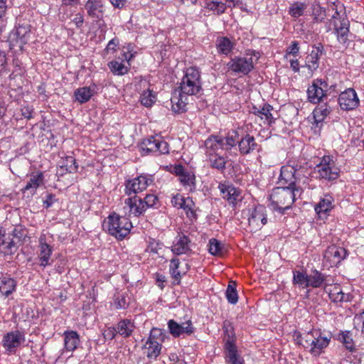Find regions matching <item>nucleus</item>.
Segmentation results:
<instances>
[{
    "label": "nucleus",
    "instance_id": "nucleus-64",
    "mask_svg": "<svg viewBox=\"0 0 364 364\" xmlns=\"http://www.w3.org/2000/svg\"><path fill=\"white\" fill-rule=\"evenodd\" d=\"M354 323L355 325L362 324V327L364 328V311L359 314H356L354 318Z\"/></svg>",
    "mask_w": 364,
    "mask_h": 364
},
{
    "label": "nucleus",
    "instance_id": "nucleus-21",
    "mask_svg": "<svg viewBox=\"0 0 364 364\" xmlns=\"http://www.w3.org/2000/svg\"><path fill=\"white\" fill-rule=\"evenodd\" d=\"M52 254L53 247L46 242V235L41 234L38 240V252L40 266L46 267V266L50 265L52 264V261H50Z\"/></svg>",
    "mask_w": 364,
    "mask_h": 364
},
{
    "label": "nucleus",
    "instance_id": "nucleus-46",
    "mask_svg": "<svg viewBox=\"0 0 364 364\" xmlns=\"http://www.w3.org/2000/svg\"><path fill=\"white\" fill-rule=\"evenodd\" d=\"M156 101V95L153 90L148 88L144 90L140 96V102L142 105L146 107H151Z\"/></svg>",
    "mask_w": 364,
    "mask_h": 364
},
{
    "label": "nucleus",
    "instance_id": "nucleus-53",
    "mask_svg": "<svg viewBox=\"0 0 364 364\" xmlns=\"http://www.w3.org/2000/svg\"><path fill=\"white\" fill-rule=\"evenodd\" d=\"M306 9V5L302 3H294L289 8V13L294 18H299L302 16L304 10Z\"/></svg>",
    "mask_w": 364,
    "mask_h": 364
},
{
    "label": "nucleus",
    "instance_id": "nucleus-6",
    "mask_svg": "<svg viewBox=\"0 0 364 364\" xmlns=\"http://www.w3.org/2000/svg\"><path fill=\"white\" fill-rule=\"evenodd\" d=\"M314 171L320 180L331 181L337 179L340 174V168L336 166L333 156L325 155L315 166Z\"/></svg>",
    "mask_w": 364,
    "mask_h": 364
},
{
    "label": "nucleus",
    "instance_id": "nucleus-30",
    "mask_svg": "<svg viewBox=\"0 0 364 364\" xmlns=\"http://www.w3.org/2000/svg\"><path fill=\"white\" fill-rule=\"evenodd\" d=\"M333 18L334 19L335 32L337 36V39L339 43L345 44L348 38L349 33V21L346 19L339 21L340 25L338 26L336 22V17L333 15Z\"/></svg>",
    "mask_w": 364,
    "mask_h": 364
},
{
    "label": "nucleus",
    "instance_id": "nucleus-37",
    "mask_svg": "<svg viewBox=\"0 0 364 364\" xmlns=\"http://www.w3.org/2000/svg\"><path fill=\"white\" fill-rule=\"evenodd\" d=\"M16 282L11 277L1 275L0 277V292L1 294L8 296L16 289Z\"/></svg>",
    "mask_w": 364,
    "mask_h": 364
},
{
    "label": "nucleus",
    "instance_id": "nucleus-31",
    "mask_svg": "<svg viewBox=\"0 0 364 364\" xmlns=\"http://www.w3.org/2000/svg\"><path fill=\"white\" fill-rule=\"evenodd\" d=\"M188 97L190 96L180 91L178 95L175 93L171 99L173 111L178 113L186 112L188 104Z\"/></svg>",
    "mask_w": 364,
    "mask_h": 364
},
{
    "label": "nucleus",
    "instance_id": "nucleus-12",
    "mask_svg": "<svg viewBox=\"0 0 364 364\" xmlns=\"http://www.w3.org/2000/svg\"><path fill=\"white\" fill-rule=\"evenodd\" d=\"M267 223L266 208L259 205L255 206L250 213L248 226L250 232L259 230Z\"/></svg>",
    "mask_w": 364,
    "mask_h": 364
},
{
    "label": "nucleus",
    "instance_id": "nucleus-33",
    "mask_svg": "<svg viewBox=\"0 0 364 364\" xmlns=\"http://www.w3.org/2000/svg\"><path fill=\"white\" fill-rule=\"evenodd\" d=\"M235 45V42L226 36H218L215 41L218 53L226 56L232 51Z\"/></svg>",
    "mask_w": 364,
    "mask_h": 364
},
{
    "label": "nucleus",
    "instance_id": "nucleus-47",
    "mask_svg": "<svg viewBox=\"0 0 364 364\" xmlns=\"http://www.w3.org/2000/svg\"><path fill=\"white\" fill-rule=\"evenodd\" d=\"M311 9L314 21L316 23L322 22L326 17L325 9L316 1L311 4Z\"/></svg>",
    "mask_w": 364,
    "mask_h": 364
},
{
    "label": "nucleus",
    "instance_id": "nucleus-16",
    "mask_svg": "<svg viewBox=\"0 0 364 364\" xmlns=\"http://www.w3.org/2000/svg\"><path fill=\"white\" fill-rule=\"evenodd\" d=\"M338 101L341 108L346 111L353 110L360 104L357 93L353 88H348L342 92L339 95Z\"/></svg>",
    "mask_w": 364,
    "mask_h": 364
},
{
    "label": "nucleus",
    "instance_id": "nucleus-9",
    "mask_svg": "<svg viewBox=\"0 0 364 364\" xmlns=\"http://www.w3.org/2000/svg\"><path fill=\"white\" fill-rule=\"evenodd\" d=\"M257 59L258 58L255 55L246 53L243 56L232 58L228 63L227 66L229 70L245 75L253 70Z\"/></svg>",
    "mask_w": 364,
    "mask_h": 364
},
{
    "label": "nucleus",
    "instance_id": "nucleus-10",
    "mask_svg": "<svg viewBox=\"0 0 364 364\" xmlns=\"http://www.w3.org/2000/svg\"><path fill=\"white\" fill-rule=\"evenodd\" d=\"M328 83L322 79H315L307 89L308 100L311 103L319 104L327 97Z\"/></svg>",
    "mask_w": 364,
    "mask_h": 364
},
{
    "label": "nucleus",
    "instance_id": "nucleus-52",
    "mask_svg": "<svg viewBox=\"0 0 364 364\" xmlns=\"http://www.w3.org/2000/svg\"><path fill=\"white\" fill-rule=\"evenodd\" d=\"M61 168L65 169L69 173H75L77 171L78 166L77 164L75 159L72 156H68L63 160Z\"/></svg>",
    "mask_w": 364,
    "mask_h": 364
},
{
    "label": "nucleus",
    "instance_id": "nucleus-35",
    "mask_svg": "<svg viewBox=\"0 0 364 364\" xmlns=\"http://www.w3.org/2000/svg\"><path fill=\"white\" fill-rule=\"evenodd\" d=\"M44 176L41 171L32 173L26 186L23 188V192L30 191L31 193H34L36 191L43 183Z\"/></svg>",
    "mask_w": 364,
    "mask_h": 364
},
{
    "label": "nucleus",
    "instance_id": "nucleus-25",
    "mask_svg": "<svg viewBox=\"0 0 364 364\" xmlns=\"http://www.w3.org/2000/svg\"><path fill=\"white\" fill-rule=\"evenodd\" d=\"M168 327L170 333L175 338L179 337L183 333L191 335L194 331L192 322L190 320L179 324L171 319L168 322Z\"/></svg>",
    "mask_w": 364,
    "mask_h": 364
},
{
    "label": "nucleus",
    "instance_id": "nucleus-3",
    "mask_svg": "<svg viewBox=\"0 0 364 364\" xmlns=\"http://www.w3.org/2000/svg\"><path fill=\"white\" fill-rule=\"evenodd\" d=\"M103 226L111 235L118 240H123L129 234L132 224L125 215L121 217L116 213H112L105 221Z\"/></svg>",
    "mask_w": 364,
    "mask_h": 364
},
{
    "label": "nucleus",
    "instance_id": "nucleus-7",
    "mask_svg": "<svg viewBox=\"0 0 364 364\" xmlns=\"http://www.w3.org/2000/svg\"><path fill=\"white\" fill-rule=\"evenodd\" d=\"M139 150L142 156H159L169 153L168 143L158 136H149L144 139L140 143Z\"/></svg>",
    "mask_w": 364,
    "mask_h": 364
},
{
    "label": "nucleus",
    "instance_id": "nucleus-17",
    "mask_svg": "<svg viewBox=\"0 0 364 364\" xmlns=\"http://www.w3.org/2000/svg\"><path fill=\"white\" fill-rule=\"evenodd\" d=\"M152 183V179L147 176H139L126 183L125 193L128 196L136 195L146 189L148 186Z\"/></svg>",
    "mask_w": 364,
    "mask_h": 364
},
{
    "label": "nucleus",
    "instance_id": "nucleus-45",
    "mask_svg": "<svg viewBox=\"0 0 364 364\" xmlns=\"http://www.w3.org/2000/svg\"><path fill=\"white\" fill-rule=\"evenodd\" d=\"M205 8L213 12L216 15L225 13L227 6L225 3L214 0H206Z\"/></svg>",
    "mask_w": 364,
    "mask_h": 364
},
{
    "label": "nucleus",
    "instance_id": "nucleus-34",
    "mask_svg": "<svg viewBox=\"0 0 364 364\" xmlns=\"http://www.w3.org/2000/svg\"><path fill=\"white\" fill-rule=\"evenodd\" d=\"M95 93V86L82 87L76 89L74 97L76 101L80 104L88 102Z\"/></svg>",
    "mask_w": 364,
    "mask_h": 364
},
{
    "label": "nucleus",
    "instance_id": "nucleus-29",
    "mask_svg": "<svg viewBox=\"0 0 364 364\" xmlns=\"http://www.w3.org/2000/svg\"><path fill=\"white\" fill-rule=\"evenodd\" d=\"M189 269V264H186L185 268L180 269V261L179 259L174 257L170 261L169 272L174 279L175 284H179L182 276L185 275Z\"/></svg>",
    "mask_w": 364,
    "mask_h": 364
},
{
    "label": "nucleus",
    "instance_id": "nucleus-4",
    "mask_svg": "<svg viewBox=\"0 0 364 364\" xmlns=\"http://www.w3.org/2000/svg\"><path fill=\"white\" fill-rule=\"evenodd\" d=\"M200 71L196 67L188 68L185 71L179 91L189 96L197 95L202 90Z\"/></svg>",
    "mask_w": 364,
    "mask_h": 364
},
{
    "label": "nucleus",
    "instance_id": "nucleus-58",
    "mask_svg": "<svg viewBox=\"0 0 364 364\" xmlns=\"http://www.w3.org/2000/svg\"><path fill=\"white\" fill-rule=\"evenodd\" d=\"M115 59L122 62H127V63H130L129 62L134 58V54L130 53V49L128 48L127 51L122 50L119 55H114Z\"/></svg>",
    "mask_w": 364,
    "mask_h": 364
},
{
    "label": "nucleus",
    "instance_id": "nucleus-11",
    "mask_svg": "<svg viewBox=\"0 0 364 364\" xmlns=\"http://www.w3.org/2000/svg\"><path fill=\"white\" fill-rule=\"evenodd\" d=\"M218 189L222 198L232 207H235L242 200L241 189L236 188L230 182L220 183Z\"/></svg>",
    "mask_w": 364,
    "mask_h": 364
},
{
    "label": "nucleus",
    "instance_id": "nucleus-63",
    "mask_svg": "<svg viewBox=\"0 0 364 364\" xmlns=\"http://www.w3.org/2000/svg\"><path fill=\"white\" fill-rule=\"evenodd\" d=\"M22 115L28 119H30L32 118V113H33V109L28 106L24 107L21 109Z\"/></svg>",
    "mask_w": 364,
    "mask_h": 364
},
{
    "label": "nucleus",
    "instance_id": "nucleus-38",
    "mask_svg": "<svg viewBox=\"0 0 364 364\" xmlns=\"http://www.w3.org/2000/svg\"><path fill=\"white\" fill-rule=\"evenodd\" d=\"M110 71L115 75H124L127 74L130 68V63L125 64L117 60H113L107 64Z\"/></svg>",
    "mask_w": 364,
    "mask_h": 364
},
{
    "label": "nucleus",
    "instance_id": "nucleus-19",
    "mask_svg": "<svg viewBox=\"0 0 364 364\" xmlns=\"http://www.w3.org/2000/svg\"><path fill=\"white\" fill-rule=\"evenodd\" d=\"M299 170L296 169L294 166L287 164L282 166L279 175V182L284 185H288L287 187H299L296 181L299 178Z\"/></svg>",
    "mask_w": 364,
    "mask_h": 364
},
{
    "label": "nucleus",
    "instance_id": "nucleus-50",
    "mask_svg": "<svg viewBox=\"0 0 364 364\" xmlns=\"http://www.w3.org/2000/svg\"><path fill=\"white\" fill-rule=\"evenodd\" d=\"M339 341L350 352L355 350V345L350 331H343L339 334Z\"/></svg>",
    "mask_w": 364,
    "mask_h": 364
},
{
    "label": "nucleus",
    "instance_id": "nucleus-1",
    "mask_svg": "<svg viewBox=\"0 0 364 364\" xmlns=\"http://www.w3.org/2000/svg\"><path fill=\"white\" fill-rule=\"evenodd\" d=\"M294 338L296 344L307 349L313 357H318L323 353L331 339L330 336L323 335L319 330H313L304 334L295 331Z\"/></svg>",
    "mask_w": 364,
    "mask_h": 364
},
{
    "label": "nucleus",
    "instance_id": "nucleus-43",
    "mask_svg": "<svg viewBox=\"0 0 364 364\" xmlns=\"http://www.w3.org/2000/svg\"><path fill=\"white\" fill-rule=\"evenodd\" d=\"M331 112L332 109L327 103L317 106L313 112L315 122H321Z\"/></svg>",
    "mask_w": 364,
    "mask_h": 364
},
{
    "label": "nucleus",
    "instance_id": "nucleus-54",
    "mask_svg": "<svg viewBox=\"0 0 364 364\" xmlns=\"http://www.w3.org/2000/svg\"><path fill=\"white\" fill-rule=\"evenodd\" d=\"M119 45V41L117 38H114L109 41L103 53L104 55L107 56L109 54L114 55L117 53Z\"/></svg>",
    "mask_w": 364,
    "mask_h": 364
},
{
    "label": "nucleus",
    "instance_id": "nucleus-22",
    "mask_svg": "<svg viewBox=\"0 0 364 364\" xmlns=\"http://www.w3.org/2000/svg\"><path fill=\"white\" fill-rule=\"evenodd\" d=\"M347 255L346 250L336 245L329 246L324 253V259L330 267L338 264Z\"/></svg>",
    "mask_w": 364,
    "mask_h": 364
},
{
    "label": "nucleus",
    "instance_id": "nucleus-28",
    "mask_svg": "<svg viewBox=\"0 0 364 364\" xmlns=\"http://www.w3.org/2000/svg\"><path fill=\"white\" fill-rule=\"evenodd\" d=\"M237 145L239 151L242 155H247L257 149L259 146L254 136L250 134H246L245 136L239 138Z\"/></svg>",
    "mask_w": 364,
    "mask_h": 364
},
{
    "label": "nucleus",
    "instance_id": "nucleus-62",
    "mask_svg": "<svg viewBox=\"0 0 364 364\" xmlns=\"http://www.w3.org/2000/svg\"><path fill=\"white\" fill-rule=\"evenodd\" d=\"M228 4H226L227 8L231 7H240L242 8L243 6L242 2L240 0H226Z\"/></svg>",
    "mask_w": 364,
    "mask_h": 364
},
{
    "label": "nucleus",
    "instance_id": "nucleus-59",
    "mask_svg": "<svg viewBox=\"0 0 364 364\" xmlns=\"http://www.w3.org/2000/svg\"><path fill=\"white\" fill-rule=\"evenodd\" d=\"M118 333L117 327H109L103 332V336L106 340H112Z\"/></svg>",
    "mask_w": 364,
    "mask_h": 364
},
{
    "label": "nucleus",
    "instance_id": "nucleus-41",
    "mask_svg": "<svg viewBox=\"0 0 364 364\" xmlns=\"http://www.w3.org/2000/svg\"><path fill=\"white\" fill-rule=\"evenodd\" d=\"M223 329L225 333V351H228V343H231L233 346H236L235 345V335L234 333V328L232 326V323L226 320L223 322Z\"/></svg>",
    "mask_w": 364,
    "mask_h": 364
},
{
    "label": "nucleus",
    "instance_id": "nucleus-20",
    "mask_svg": "<svg viewBox=\"0 0 364 364\" xmlns=\"http://www.w3.org/2000/svg\"><path fill=\"white\" fill-rule=\"evenodd\" d=\"M129 197L124 200V206L123 208L125 216L134 215L138 217L142 215L146 210L144 205H143L142 198L134 195Z\"/></svg>",
    "mask_w": 364,
    "mask_h": 364
},
{
    "label": "nucleus",
    "instance_id": "nucleus-27",
    "mask_svg": "<svg viewBox=\"0 0 364 364\" xmlns=\"http://www.w3.org/2000/svg\"><path fill=\"white\" fill-rule=\"evenodd\" d=\"M328 277L318 270H314L312 273L308 275L307 288L314 289L323 287L325 291H327Z\"/></svg>",
    "mask_w": 364,
    "mask_h": 364
},
{
    "label": "nucleus",
    "instance_id": "nucleus-39",
    "mask_svg": "<svg viewBox=\"0 0 364 364\" xmlns=\"http://www.w3.org/2000/svg\"><path fill=\"white\" fill-rule=\"evenodd\" d=\"M330 299L335 303L348 300V296L344 294L339 284H335L331 288L327 287V291Z\"/></svg>",
    "mask_w": 364,
    "mask_h": 364
},
{
    "label": "nucleus",
    "instance_id": "nucleus-14",
    "mask_svg": "<svg viewBox=\"0 0 364 364\" xmlns=\"http://www.w3.org/2000/svg\"><path fill=\"white\" fill-rule=\"evenodd\" d=\"M240 135L236 130H230L225 136H212L206 140L218 142L217 147L221 150L230 151L232 147L238 144Z\"/></svg>",
    "mask_w": 364,
    "mask_h": 364
},
{
    "label": "nucleus",
    "instance_id": "nucleus-48",
    "mask_svg": "<svg viewBox=\"0 0 364 364\" xmlns=\"http://www.w3.org/2000/svg\"><path fill=\"white\" fill-rule=\"evenodd\" d=\"M308 274L304 271L294 270L293 271L292 282L295 285H298L303 289L307 288Z\"/></svg>",
    "mask_w": 364,
    "mask_h": 364
},
{
    "label": "nucleus",
    "instance_id": "nucleus-60",
    "mask_svg": "<svg viewBox=\"0 0 364 364\" xmlns=\"http://www.w3.org/2000/svg\"><path fill=\"white\" fill-rule=\"evenodd\" d=\"M5 230L3 229V228L0 227V246L1 245H6L7 247H13L14 241L9 240L6 241L5 239Z\"/></svg>",
    "mask_w": 364,
    "mask_h": 364
},
{
    "label": "nucleus",
    "instance_id": "nucleus-13",
    "mask_svg": "<svg viewBox=\"0 0 364 364\" xmlns=\"http://www.w3.org/2000/svg\"><path fill=\"white\" fill-rule=\"evenodd\" d=\"M195 246L188 235L179 233L173 242L171 251L176 255H190L193 253V247Z\"/></svg>",
    "mask_w": 364,
    "mask_h": 364
},
{
    "label": "nucleus",
    "instance_id": "nucleus-51",
    "mask_svg": "<svg viewBox=\"0 0 364 364\" xmlns=\"http://www.w3.org/2000/svg\"><path fill=\"white\" fill-rule=\"evenodd\" d=\"M226 298L229 303L235 304L238 301V294L236 290V283L233 281L229 282L226 292Z\"/></svg>",
    "mask_w": 364,
    "mask_h": 364
},
{
    "label": "nucleus",
    "instance_id": "nucleus-36",
    "mask_svg": "<svg viewBox=\"0 0 364 364\" xmlns=\"http://www.w3.org/2000/svg\"><path fill=\"white\" fill-rule=\"evenodd\" d=\"M118 333L123 338L129 337L133 333L135 326L133 321L129 319H122L117 324Z\"/></svg>",
    "mask_w": 364,
    "mask_h": 364
},
{
    "label": "nucleus",
    "instance_id": "nucleus-23",
    "mask_svg": "<svg viewBox=\"0 0 364 364\" xmlns=\"http://www.w3.org/2000/svg\"><path fill=\"white\" fill-rule=\"evenodd\" d=\"M171 203L174 207L183 208L190 219H196V213L193 209L194 203L191 198H185L182 195L176 194L171 198Z\"/></svg>",
    "mask_w": 364,
    "mask_h": 364
},
{
    "label": "nucleus",
    "instance_id": "nucleus-8",
    "mask_svg": "<svg viewBox=\"0 0 364 364\" xmlns=\"http://www.w3.org/2000/svg\"><path fill=\"white\" fill-rule=\"evenodd\" d=\"M215 141L211 140H205V141L207 161L210 168L223 172L226 168L228 156H223L218 152L220 149L217 147L218 143Z\"/></svg>",
    "mask_w": 364,
    "mask_h": 364
},
{
    "label": "nucleus",
    "instance_id": "nucleus-40",
    "mask_svg": "<svg viewBox=\"0 0 364 364\" xmlns=\"http://www.w3.org/2000/svg\"><path fill=\"white\" fill-rule=\"evenodd\" d=\"M129 301L130 297L126 291H117L114 295V305L117 309H126Z\"/></svg>",
    "mask_w": 364,
    "mask_h": 364
},
{
    "label": "nucleus",
    "instance_id": "nucleus-42",
    "mask_svg": "<svg viewBox=\"0 0 364 364\" xmlns=\"http://www.w3.org/2000/svg\"><path fill=\"white\" fill-rule=\"evenodd\" d=\"M273 111V107L270 105H264L262 109H257L254 112V113L259 117L262 119H264L265 122L268 125H271L274 123L275 118L273 117L272 112Z\"/></svg>",
    "mask_w": 364,
    "mask_h": 364
},
{
    "label": "nucleus",
    "instance_id": "nucleus-2",
    "mask_svg": "<svg viewBox=\"0 0 364 364\" xmlns=\"http://www.w3.org/2000/svg\"><path fill=\"white\" fill-rule=\"evenodd\" d=\"M303 192L301 187H277L269 195V200L274 209L279 211L289 208L298 196Z\"/></svg>",
    "mask_w": 364,
    "mask_h": 364
},
{
    "label": "nucleus",
    "instance_id": "nucleus-32",
    "mask_svg": "<svg viewBox=\"0 0 364 364\" xmlns=\"http://www.w3.org/2000/svg\"><path fill=\"white\" fill-rule=\"evenodd\" d=\"M64 336V348L67 351H74L80 343V336L75 331H66Z\"/></svg>",
    "mask_w": 364,
    "mask_h": 364
},
{
    "label": "nucleus",
    "instance_id": "nucleus-55",
    "mask_svg": "<svg viewBox=\"0 0 364 364\" xmlns=\"http://www.w3.org/2000/svg\"><path fill=\"white\" fill-rule=\"evenodd\" d=\"M179 181L184 186L191 190L194 187V176L189 172L179 175Z\"/></svg>",
    "mask_w": 364,
    "mask_h": 364
},
{
    "label": "nucleus",
    "instance_id": "nucleus-5",
    "mask_svg": "<svg viewBox=\"0 0 364 364\" xmlns=\"http://www.w3.org/2000/svg\"><path fill=\"white\" fill-rule=\"evenodd\" d=\"M166 338V333L161 328H153L150 331L149 336L144 344L143 350L144 354L149 359L156 360L160 355L162 343Z\"/></svg>",
    "mask_w": 364,
    "mask_h": 364
},
{
    "label": "nucleus",
    "instance_id": "nucleus-18",
    "mask_svg": "<svg viewBox=\"0 0 364 364\" xmlns=\"http://www.w3.org/2000/svg\"><path fill=\"white\" fill-rule=\"evenodd\" d=\"M323 54V47L321 44H318V46H314L311 53L306 57L304 68L308 70L309 76L311 77L314 73L318 68L319 59Z\"/></svg>",
    "mask_w": 364,
    "mask_h": 364
},
{
    "label": "nucleus",
    "instance_id": "nucleus-15",
    "mask_svg": "<svg viewBox=\"0 0 364 364\" xmlns=\"http://www.w3.org/2000/svg\"><path fill=\"white\" fill-rule=\"evenodd\" d=\"M25 341V334L19 330L12 331L6 333L2 338V345L4 348L14 353Z\"/></svg>",
    "mask_w": 364,
    "mask_h": 364
},
{
    "label": "nucleus",
    "instance_id": "nucleus-61",
    "mask_svg": "<svg viewBox=\"0 0 364 364\" xmlns=\"http://www.w3.org/2000/svg\"><path fill=\"white\" fill-rule=\"evenodd\" d=\"M73 23L76 26L77 28L82 27L83 22H84V17L80 14H77L74 18L73 19Z\"/></svg>",
    "mask_w": 364,
    "mask_h": 364
},
{
    "label": "nucleus",
    "instance_id": "nucleus-57",
    "mask_svg": "<svg viewBox=\"0 0 364 364\" xmlns=\"http://www.w3.org/2000/svg\"><path fill=\"white\" fill-rule=\"evenodd\" d=\"M299 52V43L292 41L286 50L285 58H289L291 55L296 57Z\"/></svg>",
    "mask_w": 364,
    "mask_h": 364
},
{
    "label": "nucleus",
    "instance_id": "nucleus-49",
    "mask_svg": "<svg viewBox=\"0 0 364 364\" xmlns=\"http://www.w3.org/2000/svg\"><path fill=\"white\" fill-rule=\"evenodd\" d=\"M208 250L211 255L219 257L223 256L225 252L223 244L215 238H212L209 240Z\"/></svg>",
    "mask_w": 364,
    "mask_h": 364
},
{
    "label": "nucleus",
    "instance_id": "nucleus-56",
    "mask_svg": "<svg viewBox=\"0 0 364 364\" xmlns=\"http://www.w3.org/2000/svg\"><path fill=\"white\" fill-rule=\"evenodd\" d=\"M158 198L154 194H147L144 199H142L143 205H144L145 210L149 208H152L156 205Z\"/></svg>",
    "mask_w": 364,
    "mask_h": 364
},
{
    "label": "nucleus",
    "instance_id": "nucleus-24",
    "mask_svg": "<svg viewBox=\"0 0 364 364\" xmlns=\"http://www.w3.org/2000/svg\"><path fill=\"white\" fill-rule=\"evenodd\" d=\"M87 15L99 21H102L104 18L105 11L104 0H88L85 5Z\"/></svg>",
    "mask_w": 364,
    "mask_h": 364
},
{
    "label": "nucleus",
    "instance_id": "nucleus-44",
    "mask_svg": "<svg viewBox=\"0 0 364 364\" xmlns=\"http://www.w3.org/2000/svg\"><path fill=\"white\" fill-rule=\"evenodd\" d=\"M226 359L230 364H245L244 360L237 353V346H233L230 343L228 346Z\"/></svg>",
    "mask_w": 364,
    "mask_h": 364
},
{
    "label": "nucleus",
    "instance_id": "nucleus-26",
    "mask_svg": "<svg viewBox=\"0 0 364 364\" xmlns=\"http://www.w3.org/2000/svg\"><path fill=\"white\" fill-rule=\"evenodd\" d=\"M334 200L330 195H325L320 201L315 205V211L321 220H325L329 215L330 211L333 208Z\"/></svg>",
    "mask_w": 364,
    "mask_h": 364
}]
</instances>
